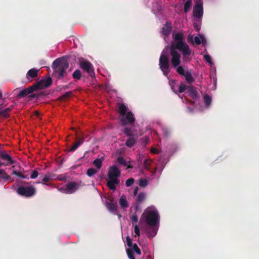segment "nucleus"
<instances>
[{"mask_svg":"<svg viewBox=\"0 0 259 259\" xmlns=\"http://www.w3.org/2000/svg\"><path fill=\"white\" fill-rule=\"evenodd\" d=\"M184 35V33L182 31L172 33L174 40L171 44L170 53L171 63L174 68L177 67L180 64L181 57L180 54L176 49L181 52L184 62H188L191 59L192 51L185 42Z\"/></svg>","mask_w":259,"mask_h":259,"instance_id":"obj_1","label":"nucleus"},{"mask_svg":"<svg viewBox=\"0 0 259 259\" xmlns=\"http://www.w3.org/2000/svg\"><path fill=\"white\" fill-rule=\"evenodd\" d=\"M141 220H144L151 227L147 231L149 237H153L157 232L159 215L158 211L154 206L147 207L141 217Z\"/></svg>","mask_w":259,"mask_h":259,"instance_id":"obj_2","label":"nucleus"},{"mask_svg":"<svg viewBox=\"0 0 259 259\" xmlns=\"http://www.w3.org/2000/svg\"><path fill=\"white\" fill-rule=\"evenodd\" d=\"M118 112L120 114V121L123 125L133 123L135 118L133 113L124 104H118Z\"/></svg>","mask_w":259,"mask_h":259,"instance_id":"obj_3","label":"nucleus"},{"mask_svg":"<svg viewBox=\"0 0 259 259\" xmlns=\"http://www.w3.org/2000/svg\"><path fill=\"white\" fill-rule=\"evenodd\" d=\"M120 176V170L115 165H113L109 167L108 177V181L107 185L109 188L114 190L116 186L119 183V178Z\"/></svg>","mask_w":259,"mask_h":259,"instance_id":"obj_4","label":"nucleus"},{"mask_svg":"<svg viewBox=\"0 0 259 259\" xmlns=\"http://www.w3.org/2000/svg\"><path fill=\"white\" fill-rule=\"evenodd\" d=\"M168 46L165 47L162 51L159 58V67L165 76L168 75L170 70L168 60Z\"/></svg>","mask_w":259,"mask_h":259,"instance_id":"obj_5","label":"nucleus"},{"mask_svg":"<svg viewBox=\"0 0 259 259\" xmlns=\"http://www.w3.org/2000/svg\"><path fill=\"white\" fill-rule=\"evenodd\" d=\"M52 67L55 75L61 78L63 77L65 70L68 67V64L61 59H56L53 63Z\"/></svg>","mask_w":259,"mask_h":259,"instance_id":"obj_6","label":"nucleus"},{"mask_svg":"<svg viewBox=\"0 0 259 259\" xmlns=\"http://www.w3.org/2000/svg\"><path fill=\"white\" fill-rule=\"evenodd\" d=\"M127 245L129 247L126 249V252L130 259H135L133 255V251L135 252L137 254H141V250L136 244H133L132 240L129 237H126Z\"/></svg>","mask_w":259,"mask_h":259,"instance_id":"obj_7","label":"nucleus"},{"mask_svg":"<svg viewBox=\"0 0 259 259\" xmlns=\"http://www.w3.org/2000/svg\"><path fill=\"white\" fill-rule=\"evenodd\" d=\"M80 187V183L74 182L68 183L65 186L59 188L58 190L63 193L71 194L75 192Z\"/></svg>","mask_w":259,"mask_h":259,"instance_id":"obj_8","label":"nucleus"},{"mask_svg":"<svg viewBox=\"0 0 259 259\" xmlns=\"http://www.w3.org/2000/svg\"><path fill=\"white\" fill-rule=\"evenodd\" d=\"M203 14L202 0H196L193 15L195 19H202Z\"/></svg>","mask_w":259,"mask_h":259,"instance_id":"obj_9","label":"nucleus"},{"mask_svg":"<svg viewBox=\"0 0 259 259\" xmlns=\"http://www.w3.org/2000/svg\"><path fill=\"white\" fill-rule=\"evenodd\" d=\"M17 193L25 197H31L35 193V189L32 186L23 187L21 186L17 189Z\"/></svg>","mask_w":259,"mask_h":259,"instance_id":"obj_10","label":"nucleus"},{"mask_svg":"<svg viewBox=\"0 0 259 259\" xmlns=\"http://www.w3.org/2000/svg\"><path fill=\"white\" fill-rule=\"evenodd\" d=\"M176 70L178 73L184 76L188 83H191L194 81V79L189 70H185L182 66L177 67Z\"/></svg>","mask_w":259,"mask_h":259,"instance_id":"obj_11","label":"nucleus"},{"mask_svg":"<svg viewBox=\"0 0 259 259\" xmlns=\"http://www.w3.org/2000/svg\"><path fill=\"white\" fill-rule=\"evenodd\" d=\"M187 41L188 42H194L196 45H200L202 44L205 45L206 43V39L203 35L199 34L198 36H196L193 40V35L189 34L187 37Z\"/></svg>","mask_w":259,"mask_h":259,"instance_id":"obj_12","label":"nucleus"},{"mask_svg":"<svg viewBox=\"0 0 259 259\" xmlns=\"http://www.w3.org/2000/svg\"><path fill=\"white\" fill-rule=\"evenodd\" d=\"M79 62L81 69L90 73L91 75L94 74V70L91 63L82 58L80 59Z\"/></svg>","mask_w":259,"mask_h":259,"instance_id":"obj_13","label":"nucleus"},{"mask_svg":"<svg viewBox=\"0 0 259 259\" xmlns=\"http://www.w3.org/2000/svg\"><path fill=\"white\" fill-rule=\"evenodd\" d=\"M188 94L194 100L193 101L191 102V104L193 105L196 104L198 100V95L195 89L189 87Z\"/></svg>","mask_w":259,"mask_h":259,"instance_id":"obj_14","label":"nucleus"},{"mask_svg":"<svg viewBox=\"0 0 259 259\" xmlns=\"http://www.w3.org/2000/svg\"><path fill=\"white\" fill-rule=\"evenodd\" d=\"M106 206L109 211L112 213L115 212L117 208V204L116 202L109 200L106 203Z\"/></svg>","mask_w":259,"mask_h":259,"instance_id":"obj_15","label":"nucleus"},{"mask_svg":"<svg viewBox=\"0 0 259 259\" xmlns=\"http://www.w3.org/2000/svg\"><path fill=\"white\" fill-rule=\"evenodd\" d=\"M171 23L169 22H166L165 24L164 25V26L162 28V34L164 36V39L166 41H167L166 39L165 36L169 35L171 33Z\"/></svg>","mask_w":259,"mask_h":259,"instance_id":"obj_16","label":"nucleus"},{"mask_svg":"<svg viewBox=\"0 0 259 259\" xmlns=\"http://www.w3.org/2000/svg\"><path fill=\"white\" fill-rule=\"evenodd\" d=\"M119 204L121 208L123 210H125L129 206L127 198L124 195H121L120 197Z\"/></svg>","mask_w":259,"mask_h":259,"instance_id":"obj_17","label":"nucleus"},{"mask_svg":"<svg viewBox=\"0 0 259 259\" xmlns=\"http://www.w3.org/2000/svg\"><path fill=\"white\" fill-rule=\"evenodd\" d=\"M38 70L35 68H32L29 70L26 75V77L28 79L30 78H34L37 76Z\"/></svg>","mask_w":259,"mask_h":259,"instance_id":"obj_18","label":"nucleus"},{"mask_svg":"<svg viewBox=\"0 0 259 259\" xmlns=\"http://www.w3.org/2000/svg\"><path fill=\"white\" fill-rule=\"evenodd\" d=\"M34 91L33 87H30L28 89H26L21 91L18 94V97L21 98L24 97L29 94L32 93Z\"/></svg>","mask_w":259,"mask_h":259,"instance_id":"obj_19","label":"nucleus"},{"mask_svg":"<svg viewBox=\"0 0 259 259\" xmlns=\"http://www.w3.org/2000/svg\"><path fill=\"white\" fill-rule=\"evenodd\" d=\"M203 58H204L205 61H206V62H207L209 64V65L211 67V69H214L215 70V67L214 66L213 63L211 60V56L207 54H205L203 55Z\"/></svg>","mask_w":259,"mask_h":259,"instance_id":"obj_20","label":"nucleus"},{"mask_svg":"<svg viewBox=\"0 0 259 259\" xmlns=\"http://www.w3.org/2000/svg\"><path fill=\"white\" fill-rule=\"evenodd\" d=\"M117 161L120 164H122L124 166H126L127 168L131 167V163L130 162H127L123 157H118L117 158Z\"/></svg>","mask_w":259,"mask_h":259,"instance_id":"obj_21","label":"nucleus"},{"mask_svg":"<svg viewBox=\"0 0 259 259\" xmlns=\"http://www.w3.org/2000/svg\"><path fill=\"white\" fill-rule=\"evenodd\" d=\"M201 19H195L194 18L193 19L194 27L197 31H199L200 29Z\"/></svg>","mask_w":259,"mask_h":259,"instance_id":"obj_22","label":"nucleus"},{"mask_svg":"<svg viewBox=\"0 0 259 259\" xmlns=\"http://www.w3.org/2000/svg\"><path fill=\"white\" fill-rule=\"evenodd\" d=\"M203 99L205 107L208 108L211 103V98L209 96L205 95L203 97Z\"/></svg>","mask_w":259,"mask_h":259,"instance_id":"obj_23","label":"nucleus"},{"mask_svg":"<svg viewBox=\"0 0 259 259\" xmlns=\"http://www.w3.org/2000/svg\"><path fill=\"white\" fill-rule=\"evenodd\" d=\"M169 85L171 87V90L175 93L177 92V88L179 85H177L176 81L174 80H169Z\"/></svg>","mask_w":259,"mask_h":259,"instance_id":"obj_24","label":"nucleus"},{"mask_svg":"<svg viewBox=\"0 0 259 259\" xmlns=\"http://www.w3.org/2000/svg\"><path fill=\"white\" fill-rule=\"evenodd\" d=\"M136 142V139L134 138H129L127 141L126 142V145L128 147H132Z\"/></svg>","mask_w":259,"mask_h":259,"instance_id":"obj_25","label":"nucleus"},{"mask_svg":"<svg viewBox=\"0 0 259 259\" xmlns=\"http://www.w3.org/2000/svg\"><path fill=\"white\" fill-rule=\"evenodd\" d=\"M52 83V79L50 78H48L46 79L43 80L41 81V85L42 87L47 88L50 86Z\"/></svg>","mask_w":259,"mask_h":259,"instance_id":"obj_26","label":"nucleus"},{"mask_svg":"<svg viewBox=\"0 0 259 259\" xmlns=\"http://www.w3.org/2000/svg\"><path fill=\"white\" fill-rule=\"evenodd\" d=\"M0 178L4 180H9L10 177L8 176L4 169H0Z\"/></svg>","mask_w":259,"mask_h":259,"instance_id":"obj_27","label":"nucleus"},{"mask_svg":"<svg viewBox=\"0 0 259 259\" xmlns=\"http://www.w3.org/2000/svg\"><path fill=\"white\" fill-rule=\"evenodd\" d=\"M93 164L98 169H99L102 166V160L101 159H96L94 161Z\"/></svg>","mask_w":259,"mask_h":259,"instance_id":"obj_28","label":"nucleus"},{"mask_svg":"<svg viewBox=\"0 0 259 259\" xmlns=\"http://www.w3.org/2000/svg\"><path fill=\"white\" fill-rule=\"evenodd\" d=\"M192 5V1L188 0L185 3L184 5V10L185 12L187 13L188 12L191 7Z\"/></svg>","mask_w":259,"mask_h":259,"instance_id":"obj_29","label":"nucleus"},{"mask_svg":"<svg viewBox=\"0 0 259 259\" xmlns=\"http://www.w3.org/2000/svg\"><path fill=\"white\" fill-rule=\"evenodd\" d=\"M133 235L135 237H139L140 236L139 227L137 224L135 225Z\"/></svg>","mask_w":259,"mask_h":259,"instance_id":"obj_30","label":"nucleus"},{"mask_svg":"<svg viewBox=\"0 0 259 259\" xmlns=\"http://www.w3.org/2000/svg\"><path fill=\"white\" fill-rule=\"evenodd\" d=\"M1 157L4 160L8 161L9 164H11L12 163V160L11 159V157L8 154H7V153L2 154Z\"/></svg>","mask_w":259,"mask_h":259,"instance_id":"obj_31","label":"nucleus"},{"mask_svg":"<svg viewBox=\"0 0 259 259\" xmlns=\"http://www.w3.org/2000/svg\"><path fill=\"white\" fill-rule=\"evenodd\" d=\"M83 140L82 139H80L78 142L75 143L72 147L70 148V151H73L76 149V148L80 146L81 144H82Z\"/></svg>","mask_w":259,"mask_h":259,"instance_id":"obj_32","label":"nucleus"},{"mask_svg":"<svg viewBox=\"0 0 259 259\" xmlns=\"http://www.w3.org/2000/svg\"><path fill=\"white\" fill-rule=\"evenodd\" d=\"M187 89V85L185 84L181 83V84L178 87L177 92L179 93L184 92Z\"/></svg>","mask_w":259,"mask_h":259,"instance_id":"obj_33","label":"nucleus"},{"mask_svg":"<svg viewBox=\"0 0 259 259\" xmlns=\"http://www.w3.org/2000/svg\"><path fill=\"white\" fill-rule=\"evenodd\" d=\"M10 109L9 108H7L6 109L0 111V115L4 117H8L9 116V113L10 111Z\"/></svg>","mask_w":259,"mask_h":259,"instance_id":"obj_34","label":"nucleus"},{"mask_svg":"<svg viewBox=\"0 0 259 259\" xmlns=\"http://www.w3.org/2000/svg\"><path fill=\"white\" fill-rule=\"evenodd\" d=\"M81 77V72L79 70H76L73 73V77L75 79H79Z\"/></svg>","mask_w":259,"mask_h":259,"instance_id":"obj_35","label":"nucleus"},{"mask_svg":"<svg viewBox=\"0 0 259 259\" xmlns=\"http://www.w3.org/2000/svg\"><path fill=\"white\" fill-rule=\"evenodd\" d=\"M98 170L93 168H89L88 171H87V175L89 176V177H91L93 175H94V174H96Z\"/></svg>","mask_w":259,"mask_h":259,"instance_id":"obj_36","label":"nucleus"},{"mask_svg":"<svg viewBox=\"0 0 259 259\" xmlns=\"http://www.w3.org/2000/svg\"><path fill=\"white\" fill-rule=\"evenodd\" d=\"M51 178L50 176L45 175L42 179V184L46 185H49V184L47 183L50 180Z\"/></svg>","mask_w":259,"mask_h":259,"instance_id":"obj_37","label":"nucleus"},{"mask_svg":"<svg viewBox=\"0 0 259 259\" xmlns=\"http://www.w3.org/2000/svg\"><path fill=\"white\" fill-rule=\"evenodd\" d=\"M124 133L128 137L135 135V134H133V132L128 128H125L124 130Z\"/></svg>","mask_w":259,"mask_h":259,"instance_id":"obj_38","label":"nucleus"},{"mask_svg":"<svg viewBox=\"0 0 259 259\" xmlns=\"http://www.w3.org/2000/svg\"><path fill=\"white\" fill-rule=\"evenodd\" d=\"M148 181L146 179H141L139 181V185L142 187H145L147 185Z\"/></svg>","mask_w":259,"mask_h":259,"instance_id":"obj_39","label":"nucleus"},{"mask_svg":"<svg viewBox=\"0 0 259 259\" xmlns=\"http://www.w3.org/2000/svg\"><path fill=\"white\" fill-rule=\"evenodd\" d=\"M152 160L150 159H147L144 160V166L145 168H148L149 166L151 164Z\"/></svg>","mask_w":259,"mask_h":259,"instance_id":"obj_40","label":"nucleus"},{"mask_svg":"<svg viewBox=\"0 0 259 259\" xmlns=\"http://www.w3.org/2000/svg\"><path fill=\"white\" fill-rule=\"evenodd\" d=\"M131 220L132 221V224L134 225L137 223L138 219L137 215L133 214L131 217Z\"/></svg>","mask_w":259,"mask_h":259,"instance_id":"obj_41","label":"nucleus"},{"mask_svg":"<svg viewBox=\"0 0 259 259\" xmlns=\"http://www.w3.org/2000/svg\"><path fill=\"white\" fill-rule=\"evenodd\" d=\"M134 183V179L133 178H130L127 179L126 181V186L127 187H130L132 186Z\"/></svg>","mask_w":259,"mask_h":259,"instance_id":"obj_42","label":"nucleus"},{"mask_svg":"<svg viewBox=\"0 0 259 259\" xmlns=\"http://www.w3.org/2000/svg\"><path fill=\"white\" fill-rule=\"evenodd\" d=\"M13 174L23 179L26 178V177L23 176V174L20 171H13Z\"/></svg>","mask_w":259,"mask_h":259,"instance_id":"obj_43","label":"nucleus"},{"mask_svg":"<svg viewBox=\"0 0 259 259\" xmlns=\"http://www.w3.org/2000/svg\"><path fill=\"white\" fill-rule=\"evenodd\" d=\"M145 197V195L144 193H140L137 197V201L139 202H141L143 201Z\"/></svg>","mask_w":259,"mask_h":259,"instance_id":"obj_44","label":"nucleus"},{"mask_svg":"<svg viewBox=\"0 0 259 259\" xmlns=\"http://www.w3.org/2000/svg\"><path fill=\"white\" fill-rule=\"evenodd\" d=\"M38 176V172L37 170H33L30 176V178L32 179L36 178Z\"/></svg>","mask_w":259,"mask_h":259,"instance_id":"obj_45","label":"nucleus"},{"mask_svg":"<svg viewBox=\"0 0 259 259\" xmlns=\"http://www.w3.org/2000/svg\"><path fill=\"white\" fill-rule=\"evenodd\" d=\"M151 152L153 154H156L158 153V150L156 148H152L150 150Z\"/></svg>","mask_w":259,"mask_h":259,"instance_id":"obj_46","label":"nucleus"},{"mask_svg":"<svg viewBox=\"0 0 259 259\" xmlns=\"http://www.w3.org/2000/svg\"><path fill=\"white\" fill-rule=\"evenodd\" d=\"M66 179L65 176H63L62 175H59L57 177V179L60 181H63L64 180Z\"/></svg>","mask_w":259,"mask_h":259,"instance_id":"obj_47","label":"nucleus"},{"mask_svg":"<svg viewBox=\"0 0 259 259\" xmlns=\"http://www.w3.org/2000/svg\"><path fill=\"white\" fill-rule=\"evenodd\" d=\"M111 87L109 84H106L105 89L107 92H109L110 91H111Z\"/></svg>","mask_w":259,"mask_h":259,"instance_id":"obj_48","label":"nucleus"},{"mask_svg":"<svg viewBox=\"0 0 259 259\" xmlns=\"http://www.w3.org/2000/svg\"><path fill=\"white\" fill-rule=\"evenodd\" d=\"M137 192H138V188L135 189V190H134V195H136L137 194Z\"/></svg>","mask_w":259,"mask_h":259,"instance_id":"obj_49","label":"nucleus"},{"mask_svg":"<svg viewBox=\"0 0 259 259\" xmlns=\"http://www.w3.org/2000/svg\"><path fill=\"white\" fill-rule=\"evenodd\" d=\"M35 114L36 116H39V113L38 112V111H35Z\"/></svg>","mask_w":259,"mask_h":259,"instance_id":"obj_50","label":"nucleus"},{"mask_svg":"<svg viewBox=\"0 0 259 259\" xmlns=\"http://www.w3.org/2000/svg\"><path fill=\"white\" fill-rule=\"evenodd\" d=\"M188 109V110H189V112H192V111H193V110H191V108H190V107H189Z\"/></svg>","mask_w":259,"mask_h":259,"instance_id":"obj_51","label":"nucleus"},{"mask_svg":"<svg viewBox=\"0 0 259 259\" xmlns=\"http://www.w3.org/2000/svg\"><path fill=\"white\" fill-rule=\"evenodd\" d=\"M3 165H4V163L0 161V167L2 166Z\"/></svg>","mask_w":259,"mask_h":259,"instance_id":"obj_52","label":"nucleus"},{"mask_svg":"<svg viewBox=\"0 0 259 259\" xmlns=\"http://www.w3.org/2000/svg\"><path fill=\"white\" fill-rule=\"evenodd\" d=\"M147 258H148V259H151V257H149V256L147 257Z\"/></svg>","mask_w":259,"mask_h":259,"instance_id":"obj_53","label":"nucleus"},{"mask_svg":"<svg viewBox=\"0 0 259 259\" xmlns=\"http://www.w3.org/2000/svg\"><path fill=\"white\" fill-rule=\"evenodd\" d=\"M161 158L160 157V159H159V162H160V161H161Z\"/></svg>","mask_w":259,"mask_h":259,"instance_id":"obj_54","label":"nucleus"},{"mask_svg":"<svg viewBox=\"0 0 259 259\" xmlns=\"http://www.w3.org/2000/svg\"><path fill=\"white\" fill-rule=\"evenodd\" d=\"M214 82L215 83V82H216V79H215V78L214 79Z\"/></svg>","mask_w":259,"mask_h":259,"instance_id":"obj_55","label":"nucleus"},{"mask_svg":"<svg viewBox=\"0 0 259 259\" xmlns=\"http://www.w3.org/2000/svg\"><path fill=\"white\" fill-rule=\"evenodd\" d=\"M156 170H157V169H155V170L154 171V173H155V172H156Z\"/></svg>","mask_w":259,"mask_h":259,"instance_id":"obj_56","label":"nucleus"},{"mask_svg":"<svg viewBox=\"0 0 259 259\" xmlns=\"http://www.w3.org/2000/svg\"><path fill=\"white\" fill-rule=\"evenodd\" d=\"M1 96H2V94H1V93H0V97H1Z\"/></svg>","mask_w":259,"mask_h":259,"instance_id":"obj_57","label":"nucleus"}]
</instances>
